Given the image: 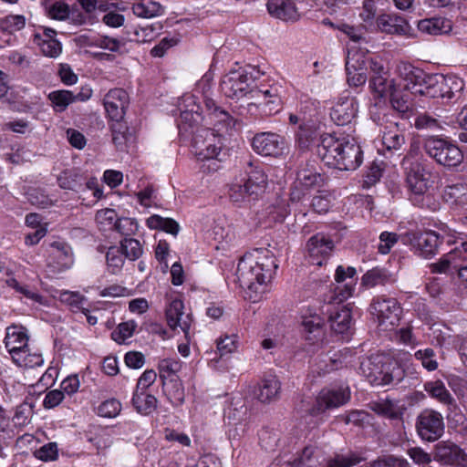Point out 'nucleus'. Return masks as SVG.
Listing matches in <instances>:
<instances>
[{"label": "nucleus", "instance_id": "nucleus-59", "mask_svg": "<svg viewBox=\"0 0 467 467\" xmlns=\"http://www.w3.org/2000/svg\"><path fill=\"white\" fill-rule=\"evenodd\" d=\"M5 276H0V279L4 281L8 286L14 288L16 292L24 295L27 298H36L37 295L30 291L26 286L21 285L17 280L13 276L11 270L5 271Z\"/></svg>", "mask_w": 467, "mask_h": 467}, {"label": "nucleus", "instance_id": "nucleus-39", "mask_svg": "<svg viewBox=\"0 0 467 467\" xmlns=\"http://www.w3.org/2000/svg\"><path fill=\"white\" fill-rule=\"evenodd\" d=\"M146 224L150 229L162 230L174 236H176L180 231V225L175 220L164 218L157 214L150 216L146 221Z\"/></svg>", "mask_w": 467, "mask_h": 467}, {"label": "nucleus", "instance_id": "nucleus-46", "mask_svg": "<svg viewBox=\"0 0 467 467\" xmlns=\"http://www.w3.org/2000/svg\"><path fill=\"white\" fill-rule=\"evenodd\" d=\"M389 280V275L386 270L373 268L362 276V285L367 287H374L379 285H385Z\"/></svg>", "mask_w": 467, "mask_h": 467}, {"label": "nucleus", "instance_id": "nucleus-21", "mask_svg": "<svg viewBox=\"0 0 467 467\" xmlns=\"http://www.w3.org/2000/svg\"><path fill=\"white\" fill-rule=\"evenodd\" d=\"M267 11L271 16L285 22H296L300 13L293 0H268Z\"/></svg>", "mask_w": 467, "mask_h": 467}, {"label": "nucleus", "instance_id": "nucleus-33", "mask_svg": "<svg viewBox=\"0 0 467 467\" xmlns=\"http://www.w3.org/2000/svg\"><path fill=\"white\" fill-rule=\"evenodd\" d=\"M131 401L137 412L145 416L151 414L158 405L155 396L139 389H135Z\"/></svg>", "mask_w": 467, "mask_h": 467}, {"label": "nucleus", "instance_id": "nucleus-20", "mask_svg": "<svg viewBox=\"0 0 467 467\" xmlns=\"http://www.w3.org/2000/svg\"><path fill=\"white\" fill-rule=\"evenodd\" d=\"M183 309L184 305L181 299L172 300L166 308V318L171 329L180 327L187 337L192 320L191 314H185Z\"/></svg>", "mask_w": 467, "mask_h": 467}, {"label": "nucleus", "instance_id": "nucleus-6", "mask_svg": "<svg viewBox=\"0 0 467 467\" xmlns=\"http://www.w3.org/2000/svg\"><path fill=\"white\" fill-rule=\"evenodd\" d=\"M370 365L371 363L368 361H362L359 368L362 375L366 377L371 385L386 386L389 384H397L403 377L401 368L396 363L383 362L375 373L368 371Z\"/></svg>", "mask_w": 467, "mask_h": 467}, {"label": "nucleus", "instance_id": "nucleus-37", "mask_svg": "<svg viewBox=\"0 0 467 467\" xmlns=\"http://www.w3.org/2000/svg\"><path fill=\"white\" fill-rule=\"evenodd\" d=\"M397 88L394 78L374 77L369 79V88L379 98H386Z\"/></svg>", "mask_w": 467, "mask_h": 467}, {"label": "nucleus", "instance_id": "nucleus-24", "mask_svg": "<svg viewBox=\"0 0 467 467\" xmlns=\"http://www.w3.org/2000/svg\"><path fill=\"white\" fill-rule=\"evenodd\" d=\"M26 18L22 15H9L0 18V47L11 45V35L23 29Z\"/></svg>", "mask_w": 467, "mask_h": 467}, {"label": "nucleus", "instance_id": "nucleus-53", "mask_svg": "<svg viewBox=\"0 0 467 467\" xmlns=\"http://www.w3.org/2000/svg\"><path fill=\"white\" fill-rule=\"evenodd\" d=\"M13 361L19 367L33 368L41 366L44 362V359L41 354L31 353L29 348H27L25 353L19 357H16V358Z\"/></svg>", "mask_w": 467, "mask_h": 467}, {"label": "nucleus", "instance_id": "nucleus-28", "mask_svg": "<svg viewBox=\"0 0 467 467\" xmlns=\"http://www.w3.org/2000/svg\"><path fill=\"white\" fill-rule=\"evenodd\" d=\"M281 383L275 376L263 379L257 386L254 394L261 402L275 400L280 392Z\"/></svg>", "mask_w": 467, "mask_h": 467}, {"label": "nucleus", "instance_id": "nucleus-32", "mask_svg": "<svg viewBox=\"0 0 467 467\" xmlns=\"http://www.w3.org/2000/svg\"><path fill=\"white\" fill-rule=\"evenodd\" d=\"M358 17L361 27L368 32H377L378 16L374 0H364L358 9Z\"/></svg>", "mask_w": 467, "mask_h": 467}, {"label": "nucleus", "instance_id": "nucleus-51", "mask_svg": "<svg viewBox=\"0 0 467 467\" xmlns=\"http://www.w3.org/2000/svg\"><path fill=\"white\" fill-rule=\"evenodd\" d=\"M136 327L137 323L134 320L122 322L112 331L111 338L117 343L121 344L133 335Z\"/></svg>", "mask_w": 467, "mask_h": 467}, {"label": "nucleus", "instance_id": "nucleus-44", "mask_svg": "<svg viewBox=\"0 0 467 467\" xmlns=\"http://www.w3.org/2000/svg\"><path fill=\"white\" fill-rule=\"evenodd\" d=\"M229 197L234 202H243L249 199H256L254 193L250 192V188L244 182L238 181L234 182L229 190Z\"/></svg>", "mask_w": 467, "mask_h": 467}, {"label": "nucleus", "instance_id": "nucleus-45", "mask_svg": "<svg viewBox=\"0 0 467 467\" xmlns=\"http://www.w3.org/2000/svg\"><path fill=\"white\" fill-rule=\"evenodd\" d=\"M132 11L139 17L150 18L161 15L162 7L157 2L136 3L132 5Z\"/></svg>", "mask_w": 467, "mask_h": 467}, {"label": "nucleus", "instance_id": "nucleus-4", "mask_svg": "<svg viewBox=\"0 0 467 467\" xmlns=\"http://www.w3.org/2000/svg\"><path fill=\"white\" fill-rule=\"evenodd\" d=\"M424 150L437 163L448 168L458 166L463 159L462 150L458 146L437 137L426 139Z\"/></svg>", "mask_w": 467, "mask_h": 467}, {"label": "nucleus", "instance_id": "nucleus-38", "mask_svg": "<svg viewBox=\"0 0 467 467\" xmlns=\"http://www.w3.org/2000/svg\"><path fill=\"white\" fill-rule=\"evenodd\" d=\"M330 327L337 334H345L351 326V313L347 307H342L329 317Z\"/></svg>", "mask_w": 467, "mask_h": 467}, {"label": "nucleus", "instance_id": "nucleus-52", "mask_svg": "<svg viewBox=\"0 0 467 467\" xmlns=\"http://www.w3.org/2000/svg\"><path fill=\"white\" fill-rule=\"evenodd\" d=\"M441 75H429L423 88L420 90V96H424L431 99H438L441 96Z\"/></svg>", "mask_w": 467, "mask_h": 467}, {"label": "nucleus", "instance_id": "nucleus-18", "mask_svg": "<svg viewBox=\"0 0 467 467\" xmlns=\"http://www.w3.org/2000/svg\"><path fill=\"white\" fill-rule=\"evenodd\" d=\"M398 72L405 81L404 89L412 95L420 96V90L422 89L429 75L410 63H400L398 66Z\"/></svg>", "mask_w": 467, "mask_h": 467}, {"label": "nucleus", "instance_id": "nucleus-1", "mask_svg": "<svg viewBox=\"0 0 467 467\" xmlns=\"http://www.w3.org/2000/svg\"><path fill=\"white\" fill-rule=\"evenodd\" d=\"M278 265L272 251L266 248L254 249L246 253L237 266V278L241 287L258 295L266 290V284L271 281Z\"/></svg>", "mask_w": 467, "mask_h": 467}, {"label": "nucleus", "instance_id": "nucleus-13", "mask_svg": "<svg viewBox=\"0 0 467 467\" xmlns=\"http://www.w3.org/2000/svg\"><path fill=\"white\" fill-rule=\"evenodd\" d=\"M377 32L414 37V30L409 22L399 15L381 14L378 16Z\"/></svg>", "mask_w": 467, "mask_h": 467}, {"label": "nucleus", "instance_id": "nucleus-57", "mask_svg": "<svg viewBox=\"0 0 467 467\" xmlns=\"http://www.w3.org/2000/svg\"><path fill=\"white\" fill-rule=\"evenodd\" d=\"M86 16L78 8H70L67 5L60 3V21L69 20L75 25H82Z\"/></svg>", "mask_w": 467, "mask_h": 467}, {"label": "nucleus", "instance_id": "nucleus-17", "mask_svg": "<svg viewBox=\"0 0 467 467\" xmlns=\"http://www.w3.org/2000/svg\"><path fill=\"white\" fill-rule=\"evenodd\" d=\"M358 114V103L353 97H341L331 108L330 118L338 126L350 124Z\"/></svg>", "mask_w": 467, "mask_h": 467}, {"label": "nucleus", "instance_id": "nucleus-5", "mask_svg": "<svg viewBox=\"0 0 467 467\" xmlns=\"http://www.w3.org/2000/svg\"><path fill=\"white\" fill-rule=\"evenodd\" d=\"M192 148L193 154L200 161L218 159L223 149L221 136L214 130L199 127L192 130Z\"/></svg>", "mask_w": 467, "mask_h": 467}, {"label": "nucleus", "instance_id": "nucleus-43", "mask_svg": "<svg viewBox=\"0 0 467 467\" xmlns=\"http://www.w3.org/2000/svg\"><path fill=\"white\" fill-rule=\"evenodd\" d=\"M92 90L90 88H82L78 93H74L71 90H61L60 89V111L66 109V108L76 102L85 101L91 97Z\"/></svg>", "mask_w": 467, "mask_h": 467}, {"label": "nucleus", "instance_id": "nucleus-64", "mask_svg": "<svg viewBox=\"0 0 467 467\" xmlns=\"http://www.w3.org/2000/svg\"><path fill=\"white\" fill-rule=\"evenodd\" d=\"M361 462V458L355 454L350 453L348 456H337L336 458L328 461L327 467H351Z\"/></svg>", "mask_w": 467, "mask_h": 467}, {"label": "nucleus", "instance_id": "nucleus-14", "mask_svg": "<svg viewBox=\"0 0 467 467\" xmlns=\"http://www.w3.org/2000/svg\"><path fill=\"white\" fill-rule=\"evenodd\" d=\"M378 125L381 127L382 144L387 150H400L405 144V136L403 130L400 129L397 122L389 120V117L384 115L379 118Z\"/></svg>", "mask_w": 467, "mask_h": 467}, {"label": "nucleus", "instance_id": "nucleus-42", "mask_svg": "<svg viewBox=\"0 0 467 467\" xmlns=\"http://www.w3.org/2000/svg\"><path fill=\"white\" fill-rule=\"evenodd\" d=\"M446 196L451 204L463 208L467 205V184L458 183L449 186Z\"/></svg>", "mask_w": 467, "mask_h": 467}, {"label": "nucleus", "instance_id": "nucleus-62", "mask_svg": "<svg viewBox=\"0 0 467 467\" xmlns=\"http://www.w3.org/2000/svg\"><path fill=\"white\" fill-rule=\"evenodd\" d=\"M58 452L57 442H48L39 449L34 451V455L36 458L43 461L49 462L57 459Z\"/></svg>", "mask_w": 467, "mask_h": 467}, {"label": "nucleus", "instance_id": "nucleus-25", "mask_svg": "<svg viewBox=\"0 0 467 467\" xmlns=\"http://www.w3.org/2000/svg\"><path fill=\"white\" fill-rule=\"evenodd\" d=\"M346 274L348 282L344 284L343 285H337L333 291L330 292L328 296H326L325 301L329 305H337L341 304L348 297H350L354 292V280L353 277L357 274V271L354 267H348L346 269Z\"/></svg>", "mask_w": 467, "mask_h": 467}, {"label": "nucleus", "instance_id": "nucleus-47", "mask_svg": "<svg viewBox=\"0 0 467 467\" xmlns=\"http://www.w3.org/2000/svg\"><path fill=\"white\" fill-rule=\"evenodd\" d=\"M87 439L98 451L109 447L112 443V438L106 429L95 428L94 432L88 431Z\"/></svg>", "mask_w": 467, "mask_h": 467}, {"label": "nucleus", "instance_id": "nucleus-12", "mask_svg": "<svg viewBox=\"0 0 467 467\" xmlns=\"http://www.w3.org/2000/svg\"><path fill=\"white\" fill-rule=\"evenodd\" d=\"M285 146V139L272 132L258 133L252 141L254 150L263 156H279L283 153Z\"/></svg>", "mask_w": 467, "mask_h": 467}, {"label": "nucleus", "instance_id": "nucleus-56", "mask_svg": "<svg viewBox=\"0 0 467 467\" xmlns=\"http://www.w3.org/2000/svg\"><path fill=\"white\" fill-rule=\"evenodd\" d=\"M33 416V408L28 403H23L16 407L13 421L16 426L24 427L30 423Z\"/></svg>", "mask_w": 467, "mask_h": 467}, {"label": "nucleus", "instance_id": "nucleus-35", "mask_svg": "<svg viewBox=\"0 0 467 467\" xmlns=\"http://www.w3.org/2000/svg\"><path fill=\"white\" fill-rule=\"evenodd\" d=\"M323 325L324 319L317 314L304 317L302 326L307 334L306 339L313 343L322 340L324 337Z\"/></svg>", "mask_w": 467, "mask_h": 467}, {"label": "nucleus", "instance_id": "nucleus-61", "mask_svg": "<svg viewBox=\"0 0 467 467\" xmlns=\"http://www.w3.org/2000/svg\"><path fill=\"white\" fill-rule=\"evenodd\" d=\"M121 235L130 236L138 231V223L131 218H120L114 223L113 227Z\"/></svg>", "mask_w": 467, "mask_h": 467}, {"label": "nucleus", "instance_id": "nucleus-19", "mask_svg": "<svg viewBox=\"0 0 467 467\" xmlns=\"http://www.w3.org/2000/svg\"><path fill=\"white\" fill-rule=\"evenodd\" d=\"M5 345L12 359H16L28 348L26 329L21 326H10L6 328Z\"/></svg>", "mask_w": 467, "mask_h": 467}, {"label": "nucleus", "instance_id": "nucleus-11", "mask_svg": "<svg viewBox=\"0 0 467 467\" xmlns=\"http://www.w3.org/2000/svg\"><path fill=\"white\" fill-rule=\"evenodd\" d=\"M350 399L348 388L325 389L317 397L316 404L311 409L312 415L323 413L327 410L338 408Z\"/></svg>", "mask_w": 467, "mask_h": 467}, {"label": "nucleus", "instance_id": "nucleus-34", "mask_svg": "<svg viewBox=\"0 0 467 467\" xmlns=\"http://www.w3.org/2000/svg\"><path fill=\"white\" fill-rule=\"evenodd\" d=\"M162 389L168 400L174 407L183 404L185 400V392L182 383L178 378H171L162 382Z\"/></svg>", "mask_w": 467, "mask_h": 467}, {"label": "nucleus", "instance_id": "nucleus-8", "mask_svg": "<svg viewBox=\"0 0 467 467\" xmlns=\"http://www.w3.org/2000/svg\"><path fill=\"white\" fill-rule=\"evenodd\" d=\"M403 164L409 190L416 195L424 194L430 187L431 173L418 161H411L405 157Z\"/></svg>", "mask_w": 467, "mask_h": 467}, {"label": "nucleus", "instance_id": "nucleus-40", "mask_svg": "<svg viewBox=\"0 0 467 467\" xmlns=\"http://www.w3.org/2000/svg\"><path fill=\"white\" fill-rule=\"evenodd\" d=\"M425 391L440 402L449 405L453 402V398L441 380L430 381L424 385Z\"/></svg>", "mask_w": 467, "mask_h": 467}, {"label": "nucleus", "instance_id": "nucleus-30", "mask_svg": "<svg viewBox=\"0 0 467 467\" xmlns=\"http://www.w3.org/2000/svg\"><path fill=\"white\" fill-rule=\"evenodd\" d=\"M462 450L453 442L442 441L435 445L434 460L444 464H453L461 457Z\"/></svg>", "mask_w": 467, "mask_h": 467}, {"label": "nucleus", "instance_id": "nucleus-7", "mask_svg": "<svg viewBox=\"0 0 467 467\" xmlns=\"http://www.w3.org/2000/svg\"><path fill=\"white\" fill-rule=\"evenodd\" d=\"M416 430L422 440L435 441L444 432L443 417L433 410H424L417 417Z\"/></svg>", "mask_w": 467, "mask_h": 467}, {"label": "nucleus", "instance_id": "nucleus-29", "mask_svg": "<svg viewBox=\"0 0 467 467\" xmlns=\"http://www.w3.org/2000/svg\"><path fill=\"white\" fill-rule=\"evenodd\" d=\"M418 29L431 36L443 35L451 31L452 23L445 17L426 18L419 21Z\"/></svg>", "mask_w": 467, "mask_h": 467}, {"label": "nucleus", "instance_id": "nucleus-16", "mask_svg": "<svg viewBox=\"0 0 467 467\" xmlns=\"http://www.w3.org/2000/svg\"><path fill=\"white\" fill-rule=\"evenodd\" d=\"M309 262L312 265L321 266L330 255L333 248V241L323 234L313 235L306 244Z\"/></svg>", "mask_w": 467, "mask_h": 467}, {"label": "nucleus", "instance_id": "nucleus-27", "mask_svg": "<svg viewBox=\"0 0 467 467\" xmlns=\"http://www.w3.org/2000/svg\"><path fill=\"white\" fill-rule=\"evenodd\" d=\"M440 244L436 231H427L416 238L415 247L420 256L431 258L437 254Z\"/></svg>", "mask_w": 467, "mask_h": 467}, {"label": "nucleus", "instance_id": "nucleus-41", "mask_svg": "<svg viewBox=\"0 0 467 467\" xmlns=\"http://www.w3.org/2000/svg\"><path fill=\"white\" fill-rule=\"evenodd\" d=\"M410 95L409 91L397 87L389 96L392 108L400 113L410 110L412 108Z\"/></svg>", "mask_w": 467, "mask_h": 467}, {"label": "nucleus", "instance_id": "nucleus-60", "mask_svg": "<svg viewBox=\"0 0 467 467\" xmlns=\"http://www.w3.org/2000/svg\"><path fill=\"white\" fill-rule=\"evenodd\" d=\"M27 199L32 205L43 209L52 204V200L41 189H31L27 192Z\"/></svg>", "mask_w": 467, "mask_h": 467}, {"label": "nucleus", "instance_id": "nucleus-49", "mask_svg": "<svg viewBox=\"0 0 467 467\" xmlns=\"http://www.w3.org/2000/svg\"><path fill=\"white\" fill-rule=\"evenodd\" d=\"M317 463L318 460L316 456V448L309 445L306 446L301 454L290 464L291 467H316Z\"/></svg>", "mask_w": 467, "mask_h": 467}, {"label": "nucleus", "instance_id": "nucleus-15", "mask_svg": "<svg viewBox=\"0 0 467 467\" xmlns=\"http://www.w3.org/2000/svg\"><path fill=\"white\" fill-rule=\"evenodd\" d=\"M129 102V95L122 88L110 89L103 99L107 114L116 122H119L124 118Z\"/></svg>", "mask_w": 467, "mask_h": 467}, {"label": "nucleus", "instance_id": "nucleus-31", "mask_svg": "<svg viewBox=\"0 0 467 467\" xmlns=\"http://www.w3.org/2000/svg\"><path fill=\"white\" fill-rule=\"evenodd\" d=\"M441 96L442 99L451 100L460 97L464 88V81L453 75H441Z\"/></svg>", "mask_w": 467, "mask_h": 467}, {"label": "nucleus", "instance_id": "nucleus-63", "mask_svg": "<svg viewBox=\"0 0 467 467\" xmlns=\"http://www.w3.org/2000/svg\"><path fill=\"white\" fill-rule=\"evenodd\" d=\"M371 467H410V463L400 458L392 455L383 456L373 461L370 463Z\"/></svg>", "mask_w": 467, "mask_h": 467}, {"label": "nucleus", "instance_id": "nucleus-54", "mask_svg": "<svg viewBox=\"0 0 467 467\" xmlns=\"http://www.w3.org/2000/svg\"><path fill=\"white\" fill-rule=\"evenodd\" d=\"M415 358L420 360L422 366L429 371H433L438 368L436 354L432 348H427L419 349L415 352Z\"/></svg>", "mask_w": 467, "mask_h": 467}, {"label": "nucleus", "instance_id": "nucleus-55", "mask_svg": "<svg viewBox=\"0 0 467 467\" xmlns=\"http://www.w3.org/2000/svg\"><path fill=\"white\" fill-rule=\"evenodd\" d=\"M85 300V296L78 292L60 291V302L66 303L72 311H82Z\"/></svg>", "mask_w": 467, "mask_h": 467}, {"label": "nucleus", "instance_id": "nucleus-3", "mask_svg": "<svg viewBox=\"0 0 467 467\" xmlns=\"http://www.w3.org/2000/svg\"><path fill=\"white\" fill-rule=\"evenodd\" d=\"M289 123L299 124L296 131V144L301 150H306L315 142L320 133V117L318 109L312 101L301 104L297 113L289 114Z\"/></svg>", "mask_w": 467, "mask_h": 467}, {"label": "nucleus", "instance_id": "nucleus-2", "mask_svg": "<svg viewBox=\"0 0 467 467\" xmlns=\"http://www.w3.org/2000/svg\"><path fill=\"white\" fill-rule=\"evenodd\" d=\"M317 154L326 165L340 171H355L363 160L361 148L354 139L330 134L321 136Z\"/></svg>", "mask_w": 467, "mask_h": 467}, {"label": "nucleus", "instance_id": "nucleus-26", "mask_svg": "<svg viewBox=\"0 0 467 467\" xmlns=\"http://www.w3.org/2000/svg\"><path fill=\"white\" fill-rule=\"evenodd\" d=\"M346 70L349 86L359 87L366 83L368 76L364 60L360 62L359 58H355V56H348L346 62Z\"/></svg>", "mask_w": 467, "mask_h": 467}, {"label": "nucleus", "instance_id": "nucleus-50", "mask_svg": "<svg viewBox=\"0 0 467 467\" xmlns=\"http://www.w3.org/2000/svg\"><path fill=\"white\" fill-rule=\"evenodd\" d=\"M120 248L125 257L131 261L140 258L143 253L140 243L133 238L125 237L120 243Z\"/></svg>", "mask_w": 467, "mask_h": 467}, {"label": "nucleus", "instance_id": "nucleus-10", "mask_svg": "<svg viewBox=\"0 0 467 467\" xmlns=\"http://www.w3.org/2000/svg\"><path fill=\"white\" fill-rule=\"evenodd\" d=\"M370 307L371 313L377 317L380 326L388 328L398 324L401 307L395 298L378 296L373 299Z\"/></svg>", "mask_w": 467, "mask_h": 467}, {"label": "nucleus", "instance_id": "nucleus-48", "mask_svg": "<svg viewBox=\"0 0 467 467\" xmlns=\"http://www.w3.org/2000/svg\"><path fill=\"white\" fill-rule=\"evenodd\" d=\"M182 363L176 358H164L159 363L160 378L162 380H169L171 378H178L176 374L181 370Z\"/></svg>", "mask_w": 467, "mask_h": 467}, {"label": "nucleus", "instance_id": "nucleus-58", "mask_svg": "<svg viewBox=\"0 0 467 467\" xmlns=\"http://www.w3.org/2000/svg\"><path fill=\"white\" fill-rule=\"evenodd\" d=\"M121 410V404L115 399L103 401L98 408V414L104 418H115Z\"/></svg>", "mask_w": 467, "mask_h": 467}, {"label": "nucleus", "instance_id": "nucleus-22", "mask_svg": "<svg viewBox=\"0 0 467 467\" xmlns=\"http://www.w3.org/2000/svg\"><path fill=\"white\" fill-rule=\"evenodd\" d=\"M57 36V32L55 29L42 26L34 34L33 42L39 47L44 56L57 57L58 53Z\"/></svg>", "mask_w": 467, "mask_h": 467}, {"label": "nucleus", "instance_id": "nucleus-9", "mask_svg": "<svg viewBox=\"0 0 467 467\" xmlns=\"http://www.w3.org/2000/svg\"><path fill=\"white\" fill-rule=\"evenodd\" d=\"M250 80L251 78L248 77L244 70L230 71L221 80V91L227 98L240 99L248 93L253 92L250 88Z\"/></svg>", "mask_w": 467, "mask_h": 467}, {"label": "nucleus", "instance_id": "nucleus-36", "mask_svg": "<svg viewBox=\"0 0 467 467\" xmlns=\"http://www.w3.org/2000/svg\"><path fill=\"white\" fill-rule=\"evenodd\" d=\"M296 182L300 186L309 190L321 187L324 184V178L313 165H306L297 171Z\"/></svg>", "mask_w": 467, "mask_h": 467}, {"label": "nucleus", "instance_id": "nucleus-23", "mask_svg": "<svg viewBox=\"0 0 467 467\" xmlns=\"http://www.w3.org/2000/svg\"><path fill=\"white\" fill-rule=\"evenodd\" d=\"M249 188L250 192L255 196L261 195L267 185V176L260 166L254 165L251 161L247 163L245 176L241 178Z\"/></svg>", "mask_w": 467, "mask_h": 467}]
</instances>
